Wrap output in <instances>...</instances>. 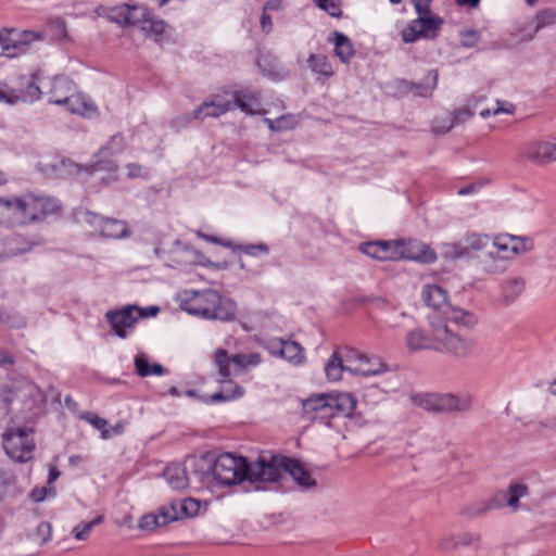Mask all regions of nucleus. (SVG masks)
Masks as SVG:
<instances>
[{"mask_svg": "<svg viewBox=\"0 0 556 556\" xmlns=\"http://www.w3.org/2000/svg\"><path fill=\"white\" fill-rule=\"evenodd\" d=\"M94 220H90L99 228L101 235L109 239H121L129 236V229L125 222L115 218H104L92 215Z\"/></svg>", "mask_w": 556, "mask_h": 556, "instance_id": "4be33fe9", "label": "nucleus"}, {"mask_svg": "<svg viewBox=\"0 0 556 556\" xmlns=\"http://www.w3.org/2000/svg\"><path fill=\"white\" fill-rule=\"evenodd\" d=\"M215 365L218 368V372L223 379H228L232 375L231 366V356L228 355L227 351L224 349H218L215 352Z\"/></svg>", "mask_w": 556, "mask_h": 556, "instance_id": "f704fd0d", "label": "nucleus"}, {"mask_svg": "<svg viewBox=\"0 0 556 556\" xmlns=\"http://www.w3.org/2000/svg\"><path fill=\"white\" fill-rule=\"evenodd\" d=\"M16 200L12 198H0V226L1 227H13L16 224Z\"/></svg>", "mask_w": 556, "mask_h": 556, "instance_id": "473e14b6", "label": "nucleus"}, {"mask_svg": "<svg viewBox=\"0 0 556 556\" xmlns=\"http://www.w3.org/2000/svg\"><path fill=\"white\" fill-rule=\"evenodd\" d=\"M328 396L332 404L336 417H350L356 408L357 401L351 393H328Z\"/></svg>", "mask_w": 556, "mask_h": 556, "instance_id": "a878e982", "label": "nucleus"}, {"mask_svg": "<svg viewBox=\"0 0 556 556\" xmlns=\"http://www.w3.org/2000/svg\"><path fill=\"white\" fill-rule=\"evenodd\" d=\"M413 402L432 413H464L471 408L472 400L469 395H456L452 393H427L415 395Z\"/></svg>", "mask_w": 556, "mask_h": 556, "instance_id": "39448f33", "label": "nucleus"}, {"mask_svg": "<svg viewBox=\"0 0 556 556\" xmlns=\"http://www.w3.org/2000/svg\"><path fill=\"white\" fill-rule=\"evenodd\" d=\"M427 78L430 79L431 84L413 83V81H408V80H403L402 87L406 92H412L415 96L429 97V96H431L433 89L437 86L438 72L430 71Z\"/></svg>", "mask_w": 556, "mask_h": 556, "instance_id": "7c9ffc66", "label": "nucleus"}, {"mask_svg": "<svg viewBox=\"0 0 556 556\" xmlns=\"http://www.w3.org/2000/svg\"><path fill=\"white\" fill-rule=\"evenodd\" d=\"M422 299L425 303L437 311L434 314H440V311L447 309L450 307L446 303L447 292L438 285L426 286L422 290Z\"/></svg>", "mask_w": 556, "mask_h": 556, "instance_id": "bb28decb", "label": "nucleus"}, {"mask_svg": "<svg viewBox=\"0 0 556 556\" xmlns=\"http://www.w3.org/2000/svg\"><path fill=\"white\" fill-rule=\"evenodd\" d=\"M81 418L86 421H88L90 425H92L96 429H98L101 432V438L103 440H108L111 438V431L108 428L109 422L106 419L99 417L94 413H84L81 415Z\"/></svg>", "mask_w": 556, "mask_h": 556, "instance_id": "58836bf2", "label": "nucleus"}, {"mask_svg": "<svg viewBox=\"0 0 556 556\" xmlns=\"http://www.w3.org/2000/svg\"><path fill=\"white\" fill-rule=\"evenodd\" d=\"M235 370L243 371L248 367L256 366L261 363V357L256 353L236 354L231 356Z\"/></svg>", "mask_w": 556, "mask_h": 556, "instance_id": "4c0bfd02", "label": "nucleus"}, {"mask_svg": "<svg viewBox=\"0 0 556 556\" xmlns=\"http://www.w3.org/2000/svg\"><path fill=\"white\" fill-rule=\"evenodd\" d=\"M275 60H271L269 56H262L258 60V66L262 72L275 79L281 78L280 67L274 64Z\"/></svg>", "mask_w": 556, "mask_h": 556, "instance_id": "49530a36", "label": "nucleus"}, {"mask_svg": "<svg viewBox=\"0 0 556 556\" xmlns=\"http://www.w3.org/2000/svg\"><path fill=\"white\" fill-rule=\"evenodd\" d=\"M189 458L186 459L185 465L170 464L165 468L164 478L172 489L184 490L192 485L201 488L200 481L195 478L197 473L189 465Z\"/></svg>", "mask_w": 556, "mask_h": 556, "instance_id": "f8f14e48", "label": "nucleus"}, {"mask_svg": "<svg viewBox=\"0 0 556 556\" xmlns=\"http://www.w3.org/2000/svg\"><path fill=\"white\" fill-rule=\"evenodd\" d=\"M419 23L417 20H413L403 30H402V39L406 43L415 42L419 38L422 37L421 31H419Z\"/></svg>", "mask_w": 556, "mask_h": 556, "instance_id": "3c124183", "label": "nucleus"}, {"mask_svg": "<svg viewBox=\"0 0 556 556\" xmlns=\"http://www.w3.org/2000/svg\"><path fill=\"white\" fill-rule=\"evenodd\" d=\"M136 371L141 377L151 375V365L148 357L144 354H139L135 357Z\"/></svg>", "mask_w": 556, "mask_h": 556, "instance_id": "5fc2aeb1", "label": "nucleus"}, {"mask_svg": "<svg viewBox=\"0 0 556 556\" xmlns=\"http://www.w3.org/2000/svg\"><path fill=\"white\" fill-rule=\"evenodd\" d=\"M166 23L163 20H156L149 14L141 29L148 35L161 36L164 34Z\"/></svg>", "mask_w": 556, "mask_h": 556, "instance_id": "c03bdc74", "label": "nucleus"}, {"mask_svg": "<svg viewBox=\"0 0 556 556\" xmlns=\"http://www.w3.org/2000/svg\"><path fill=\"white\" fill-rule=\"evenodd\" d=\"M505 505H506V502H505V497L502 492L497 493L496 495H494L493 497L488 500L489 510L500 509V508L504 507Z\"/></svg>", "mask_w": 556, "mask_h": 556, "instance_id": "338daca9", "label": "nucleus"}, {"mask_svg": "<svg viewBox=\"0 0 556 556\" xmlns=\"http://www.w3.org/2000/svg\"><path fill=\"white\" fill-rule=\"evenodd\" d=\"M531 242L510 235L495 237L492 242L494 251H489L491 256L502 255L508 258L510 255L521 254L530 249Z\"/></svg>", "mask_w": 556, "mask_h": 556, "instance_id": "4468645a", "label": "nucleus"}, {"mask_svg": "<svg viewBox=\"0 0 556 556\" xmlns=\"http://www.w3.org/2000/svg\"><path fill=\"white\" fill-rule=\"evenodd\" d=\"M303 415L307 420L329 424L336 417L328 393L312 395L302 402Z\"/></svg>", "mask_w": 556, "mask_h": 556, "instance_id": "1a4fd4ad", "label": "nucleus"}, {"mask_svg": "<svg viewBox=\"0 0 556 556\" xmlns=\"http://www.w3.org/2000/svg\"><path fill=\"white\" fill-rule=\"evenodd\" d=\"M102 521H103V517L102 516H98L97 518H94V519H92L90 521L80 522L79 525H77L73 529L74 538L77 539V540H81V541L88 539V536L90 535L91 530L96 526L100 525Z\"/></svg>", "mask_w": 556, "mask_h": 556, "instance_id": "37998d69", "label": "nucleus"}, {"mask_svg": "<svg viewBox=\"0 0 556 556\" xmlns=\"http://www.w3.org/2000/svg\"><path fill=\"white\" fill-rule=\"evenodd\" d=\"M176 503V513L178 514L177 520L185 517H191L199 510V502L193 498H186L180 503Z\"/></svg>", "mask_w": 556, "mask_h": 556, "instance_id": "79ce46f5", "label": "nucleus"}, {"mask_svg": "<svg viewBox=\"0 0 556 556\" xmlns=\"http://www.w3.org/2000/svg\"><path fill=\"white\" fill-rule=\"evenodd\" d=\"M382 243V253H386L387 260H400V247L401 240L399 241H381Z\"/></svg>", "mask_w": 556, "mask_h": 556, "instance_id": "603ef678", "label": "nucleus"}, {"mask_svg": "<svg viewBox=\"0 0 556 556\" xmlns=\"http://www.w3.org/2000/svg\"><path fill=\"white\" fill-rule=\"evenodd\" d=\"M488 511H490L489 506H488V501H481V502H476L472 505H470L467 508L466 514L469 517H478Z\"/></svg>", "mask_w": 556, "mask_h": 556, "instance_id": "052dcab7", "label": "nucleus"}, {"mask_svg": "<svg viewBox=\"0 0 556 556\" xmlns=\"http://www.w3.org/2000/svg\"><path fill=\"white\" fill-rule=\"evenodd\" d=\"M243 394V389L236 384L232 394H227L225 391L214 393L212 395V402L217 403L222 401H229L236 397H240Z\"/></svg>", "mask_w": 556, "mask_h": 556, "instance_id": "13d9d810", "label": "nucleus"}, {"mask_svg": "<svg viewBox=\"0 0 556 556\" xmlns=\"http://www.w3.org/2000/svg\"><path fill=\"white\" fill-rule=\"evenodd\" d=\"M51 536V526L49 522L42 521L37 526L36 529V538L38 542L42 545L50 540Z\"/></svg>", "mask_w": 556, "mask_h": 556, "instance_id": "bf43d9fd", "label": "nucleus"}, {"mask_svg": "<svg viewBox=\"0 0 556 556\" xmlns=\"http://www.w3.org/2000/svg\"><path fill=\"white\" fill-rule=\"evenodd\" d=\"M388 370V366L379 356H367L359 352V357L354 358L351 374L359 376H376Z\"/></svg>", "mask_w": 556, "mask_h": 556, "instance_id": "aec40b11", "label": "nucleus"}, {"mask_svg": "<svg viewBox=\"0 0 556 556\" xmlns=\"http://www.w3.org/2000/svg\"><path fill=\"white\" fill-rule=\"evenodd\" d=\"M30 427H9L2 434L3 447L8 456L18 463L33 458L35 440Z\"/></svg>", "mask_w": 556, "mask_h": 556, "instance_id": "423d86ee", "label": "nucleus"}, {"mask_svg": "<svg viewBox=\"0 0 556 556\" xmlns=\"http://www.w3.org/2000/svg\"><path fill=\"white\" fill-rule=\"evenodd\" d=\"M534 23V34L540 31L542 28L556 24V10L545 9L540 11L535 16Z\"/></svg>", "mask_w": 556, "mask_h": 556, "instance_id": "ea45409f", "label": "nucleus"}, {"mask_svg": "<svg viewBox=\"0 0 556 556\" xmlns=\"http://www.w3.org/2000/svg\"><path fill=\"white\" fill-rule=\"evenodd\" d=\"M31 202L34 204L35 215L38 216V222L46 218L48 215L55 214L60 211V203L51 197H36L31 194Z\"/></svg>", "mask_w": 556, "mask_h": 556, "instance_id": "c756f323", "label": "nucleus"}, {"mask_svg": "<svg viewBox=\"0 0 556 556\" xmlns=\"http://www.w3.org/2000/svg\"><path fill=\"white\" fill-rule=\"evenodd\" d=\"M232 110V102L229 100H205L199 108L192 112L193 119H203L205 117H219Z\"/></svg>", "mask_w": 556, "mask_h": 556, "instance_id": "5701e85b", "label": "nucleus"}, {"mask_svg": "<svg viewBox=\"0 0 556 556\" xmlns=\"http://www.w3.org/2000/svg\"><path fill=\"white\" fill-rule=\"evenodd\" d=\"M316 5L326 11L329 15L332 17H341L342 16V9H341V1L340 0H314Z\"/></svg>", "mask_w": 556, "mask_h": 556, "instance_id": "8fccbe9b", "label": "nucleus"}, {"mask_svg": "<svg viewBox=\"0 0 556 556\" xmlns=\"http://www.w3.org/2000/svg\"><path fill=\"white\" fill-rule=\"evenodd\" d=\"M400 260L432 263L437 260L434 251L417 240H401Z\"/></svg>", "mask_w": 556, "mask_h": 556, "instance_id": "f3484780", "label": "nucleus"}, {"mask_svg": "<svg viewBox=\"0 0 556 556\" xmlns=\"http://www.w3.org/2000/svg\"><path fill=\"white\" fill-rule=\"evenodd\" d=\"M41 91L34 79H28L24 90H21L20 94L13 96L12 99H7L10 103L16 101H35L40 98Z\"/></svg>", "mask_w": 556, "mask_h": 556, "instance_id": "c9c22d12", "label": "nucleus"}, {"mask_svg": "<svg viewBox=\"0 0 556 556\" xmlns=\"http://www.w3.org/2000/svg\"><path fill=\"white\" fill-rule=\"evenodd\" d=\"M164 260L173 268L186 267L195 262V253L177 240L174 248L167 253V257Z\"/></svg>", "mask_w": 556, "mask_h": 556, "instance_id": "393cba45", "label": "nucleus"}, {"mask_svg": "<svg viewBox=\"0 0 556 556\" xmlns=\"http://www.w3.org/2000/svg\"><path fill=\"white\" fill-rule=\"evenodd\" d=\"M416 13L418 14L416 20L420 25L419 31H421L422 37L434 39L443 24V20L438 15H433L428 5L416 3Z\"/></svg>", "mask_w": 556, "mask_h": 556, "instance_id": "6ab92c4d", "label": "nucleus"}, {"mask_svg": "<svg viewBox=\"0 0 556 556\" xmlns=\"http://www.w3.org/2000/svg\"><path fill=\"white\" fill-rule=\"evenodd\" d=\"M50 101L64 105L70 112L91 117L97 113L93 103L85 100L80 93L74 92L73 83L66 78H55L50 90Z\"/></svg>", "mask_w": 556, "mask_h": 556, "instance_id": "20e7f679", "label": "nucleus"}, {"mask_svg": "<svg viewBox=\"0 0 556 556\" xmlns=\"http://www.w3.org/2000/svg\"><path fill=\"white\" fill-rule=\"evenodd\" d=\"M138 306L128 305L119 311H109L105 314L108 321L110 323L115 334L119 338L127 337V329L132 328L139 320L137 316Z\"/></svg>", "mask_w": 556, "mask_h": 556, "instance_id": "ddd939ff", "label": "nucleus"}, {"mask_svg": "<svg viewBox=\"0 0 556 556\" xmlns=\"http://www.w3.org/2000/svg\"><path fill=\"white\" fill-rule=\"evenodd\" d=\"M231 102L232 108L237 106L249 115L266 114V110L262 109L261 96L257 91L249 89L235 91Z\"/></svg>", "mask_w": 556, "mask_h": 556, "instance_id": "a211bd4d", "label": "nucleus"}, {"mask_svg": "<svg viewBox=\"0 0 556 556\" xmlns=\"http://www.w3.org/2000/svg\"><path fill=\"white\" fill-rule=\"evenodd\" d=\"M179 301L181 309L203 319L231 321L236 318V302L214 289L185 290Z\"/></svg>", "mask_w": 556, "mask_h": 556, "instance_id": "f03ea898", "label": "nucleus"}, {"mask_svg": "<svg viewBox=\"0 0 556 556\" xmlns=\"http://www.w3.org/2000/svg\"><path fill=\"white\" fill-rule=\"evenodd\" d=\"M307 62L312 71L328 77L333 75L332 66L327 56L311 54Z\"/></svg>", "mask_w": 556, "mask_h": 556, "instance_id": "e433bc0d", "label": "nucleus"}, {"mask_svg": "<svg viewBox=\"0 0 556 556\" xmlns=\"http://www.w3.org/2000/svg\"><path fill=\"white\" fill-rule=\"evenodd\" d=\"M149 12L144 8L129 5L127 26H142L149 16Z\"/></svg>", "mask_w": 556, "mask_h": 556, "instance_id": "a18cd8bd", "label": "nucleus"}, {"mask_svg": "<svg viewBox=\"0 0 556 556\" xmlns=\"http://www.w3.org/2000/svg\"><path fill=\"white\" fill-rule=\"evenodd\" d=\"M334 54L343 63H349L354 56L355 51L351 40L342 33L333 31Z\"/></svg>", "mask_w": 556, "mask_h": 556, "instance_id": "2f4dec72", "label": "nucleus"}, {"mask_svg": "<svg viewBox=\"0 0 556 556\" xmlns=\"http://www.w3.org/2000/svg\"><path fill=\"white\" fill-rule=\"evenodd\" d=\"M270 353L299 365L304 359L303 348L295 341L277 339L270 342Z\"/></svg>", "mask_w": 556, "mask_h": 556, "instance_id": "412c9836", "label": "nucleus"}, {"mask_svg": "<svg viewBox=\"0 0 556 556\" xmlns=\"http://www.w3.org/2000/svg\"><path fill=\"white\" fill-rule=\"evenodd\" d=\"M16 204V224L17 226L27 225L38 222V216L34 214V204L31 202V194L15 197Z\"/></svg>", "mask_w": 556, "mask_h": 556, "instance_id": "cd10ccee", "label": "nucleus"}, {"mask_svg": "<svg viewBox=\"0 0 556 556\" xmlns=\"http://www.w3.org/2000/svg\"><path fill=\"white\" fill-rule=\"evenodd\" d=\"M359 357V351L343 348L336 350L325 366V372L330 381H339L343 371L351 372L354 358Z\"/></svg>", "mask_w": 556, "mask_h": 556, "instance_id": "9d476101", "label": "nucleus"}, {"mask_svg": "<svg viewBox=\"0 0 556 556\" xmlns=\"http://www.w3.org/2000/svg\"><path fill=\"white\" fill-rule=\"evenodd\" d=\"M126 167L129 178L147 177L144 168L138 163H129Z\"/></svg>", "mask_w": 556, "mask_h": 556, "instance_id": "69168bd1", "label": "nucleus"}, {"mask_svg": "<svg viewBox=\"0 0 556 556\" xmlns=\"http://www.w3.org/2000/svg\"><path fill=\"white\" fill-rule=\"evenodd\" d=\"M456 538L459 543V546H469V545L473 544L476 541L480 540L479 534H473L470 532H464V533L457 534Z\"/></svg>", "mask_w": 556, "mask_h": 556, "instance_id": "0e129e2a", "label": "nucleus"}, {"mask_svg": "<svg viewBox=\"0 0 556 556\" xmlns=\"http://www.w3.org/2000/svg\"><path fill=\"white\" fill-rule=\"evenodd\" d=\"M526 281L521 277H511L502 283L501 301L505 305L513 304L525 291Z\"/></svg>", "mask_w": 556, "mask_h": 556, "instance_id": "c85d7f7f", "label": "nucleus"}, {"mask_svg": "<svg viewBox=\"0 0 556 556\" xmlns=\"http://www.w3.org/2000/svg\"><path fill=\"white\" fill-rule=\"evenodd\" d=\"M260 24L264 34H269L273 30V20L269 13L262 11Z\"/></svg>", "mask_w": 556, "mask_h": 556, "instance_id": "774afa93", "label": "nucleus"}, {"mask_svg": "<svg viewBox=\"0 0 556 556\" xmlns=\"http://www.w3.org/2000/svg\"><path fill=\"white\" fill-rule=\"evenodd\" d=\"M522 156L536 165H546L556 161V144L536 141L523 148Z\"/></svg>", "mask_w": 556, "mask_h": 556, "instance_id": "2eb2a0df", "label": "nucleus"}, {"mask_svg": "<svg viewBox=\"0 0 556 556\" xmlns=\"http://www.w3.org/2000/svg\"><path fill=\"white\" fill-rule=\"evenodd\" d=\"M277 122V132L286 131L289 129H293L295 125L298 124V119L293 114H286L281 115L280 117L276 118Z\"/></svg>", "mask_w": 556, "mask_h": 556, "instance_id": "864d4df0", "label": "nucleus"}, {"mask_svg": "<svg viewBox=\"0 0 556 556\" xmlns=\"http://www.w3.org/2000/svg\"><path fill=\"white\" fill-rule=\"evenodd\" d=\"M479 39V34L476 30H467L462 34V45L466 48L476 46Z\"/></svg>", "mask_w": 556, "mask_h": 556, "instance_id": "e2e57ef3", "label": "nucleus"}, {"mask_svg": "<svg viewBox=\"0 0 556 556\" xmlns=\"http://www.w3.org/2000/svg\"><path fill=\"white\" fill-rule=\"evenodd\" d=\"M506 505L517 509L519 507V500L528 494V486L526 484L514 483L510 484L507 491L502 492Z\"/></svg>", "mask_w": 556, "mask_h": 556, "instance_id": "72a5a7b5", "label": "nucleus"}, {"mask_svg": "<svg viewBox=\"0 0 556 556\" xmlns=\"http://www.w3.org/2000/svg\"><path fill=\"white\" fill-rule=\"evenodd\" d=\"M459 546L456 535H448L441 539L439 548L443 552H450Z\"/></svg>", "mask_w": 556, "mask_h": 556, "instance_id": "680f3d73", "label": "nucleus"}, {"mask_svg": "<svg viewBox=\"0 0 556 556\" xmlns=\"http://www.w3.org/2000/svg\"><path fill=\"white\" fill-rule=\"evenodd\" d=\"M189 465L197 473L200 486L214 488L216 485L230 486L243 482H263L261 478L253 475L256 462L249 464L243 457H236L225 453L214 460L207 456L189 458Z\"/></svg>", "mask_w": 556, "mask_h": 556, "instance_id": "f257e3e1", "label": "nucleus"}, {"mask_svg": "<svg viewBox=\"0 0 556 556\" xmlns=\"http://www.w3.org/2000/svg\"><path fill=\"white\" fill-rule=\"evenodd\" d=\"M439 350L446 352L457 358L469 357L476 348V340L472 337L455 331L450 325L440 318L439 325Z\"/></svg>", "mask_w": 556, "mask_h": 556, "instance_id": "0eeeda50", "label": "nucleus"}, {"mask_svg": "<svg viewBox=\"0 0 556 556\" xmlns=\"http://www.w3.org/2000/svg\"><path fill=\"white\" fill-rule=\"evenodd\" d=\"M238 249L251 256H257L261 253L268 254L269 252V249L265 243L239 245Z\"/></svg>", "mask_w": 556, "mask_h": 556, "instance_id": "4d7b16f0", "label": "nucleus"}, {"mask_svg": "<svg viewBox=\"0 0 556 556\" xmlns=\"http://www.w3.org/2000/svg\"><path fill=\"white\" fill-rule=\"evenodd\" d=\"M382 243L381 241H377V242H366V243H362L361 247H359V250L372 257V258H376V260H379V261H386V256L387 254L386 253H382Z\"/></svg>", "mask_w": 556, "mask_h": 556, "instance_id": "de8ad7c7", "label": "nucleus"}, {"mask_svg": "<svg viewBox=\"0 0 556 556\" xmlns=\"http://www.w3.org/2000/svg\"><path fill=\"white\" fill-rule=\"evenodd\" d=\"M473 113L469 108H463L454 112L452 124L442 132L448 131L455 124H460L472 117Z\"/></svg>", "mask_w": 556, "mask_h": 556, "instance_id": "6e6d98bb", "label": "nucleus"}, {"mask_svg": "<svg viewBox=\"0 0 556 556\" xmlns=\"http://www.w3.org/2000/svg\"><path fill=\"white\" fill-rule=\"evenodd\" d=\"M441 319L450 325L463 327V328H472L477 324V317L469 311H465L460 307H447V309L443 311V315L439 314Z\"/></svg>", "mask_w": 556, "mask_h": 556, "instance_id": "b1692460", "label": "nucleus"}, {"mask_svg": "<svg viewBox=\"0 0 556 556\" xmlns=\"http://www.w3.org/2000/svg\"><path fill=\"white\" fill-rule=\"evenodd\" d=\"M430 320V330L429 332L422 329H414L410 330L406 336V345L412 352L421 351V350H435L438 351L440 345V337H439V325H440V316L439 314H433L429 317Z\"/></svg>", "mask_w": 556, "mask_h": 556, "instance_id": "6e6552de", "label": "nucleus"}, {"mask_svg": "<svg viewBox=\"0 0 556 556\" xmlns=\"http://www.w3.org/2000/svg\"><path fill=\"white\" fill-rule=\"evenodd\" d=\"M128 12H129V4H122V5L112 8L110 10L108 16H109L110 21H112L121 26L127 27Z\"/></svg>", "mask_w": 556, "mask_h": 556, "instance_id": "09e8293b", "label": "nucleus"}, {"mask_svg": "<svg viewBox=\"0 0 556 556\" xmlns=\"http://www.w3.org/2000/svg\"><path fill=\"white\" fill-rule=\"evenodd\" d=\"M253 472L263 482H276L281 479L282 475L288 473L304 489L316 485V481L311 477L309 471L299 460L286 456H260Z\"/></svg>", "mask_w": 556, "mask_h": 556, "instance_id": "7ed1b4c3", "label": "nucleus"}, {"mask_svg": "<svg viewBox=\"0 0 556 556\" xmlns=\"http://www.w3.org/2000/svg\"><path fill=\"white\" fill-rule=\"evenodd\" d=\"M126 148V141L123 135L116 134L113 135L110 140L106 142L105 146H103L99 154H102L104 152H109L111 155H116L122 153Z\"/></svg>", "mask_w": 556, "mask_h": 556, "instance_id": "a19ab883", "label": "nucleus"}, {"mask_svg": "<svg viewBox=\"0 0 556 556\" xmlns=\"http://www.w3.org/2000/svg\"><path fill=\"white\" fill-rule=\"evenodd\" d=\"M175 507L176 503L172 502L169 505L160 507L156 513L144 515L139 521L140 529L152 531L159 527H164L172 521H176L178 514L176 513Z\"/></svg>", "mask_w": 556, "mask_h": 556, "instance_id": "dca6fc26", "label": "nucleus"}, {"mask_svg": "<svg viewBox=\"0 0 556 556\" xmlns=\"http://www.w3.org/2000/svg\"><path fill=\"white\" fill-rule=\"evenodd\" d=\"M39 34L30 30H24L16 34L14 29H4L2 31L3 55L16 58L28 50L31 42L39 39Z\"/></svg>", "mask_w": 556, "mask_h": 556, "instance_id": "9b49d317", "label": "nucleus"}]
</instances>
